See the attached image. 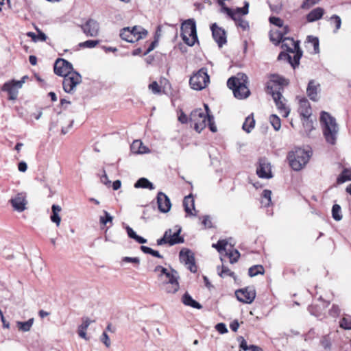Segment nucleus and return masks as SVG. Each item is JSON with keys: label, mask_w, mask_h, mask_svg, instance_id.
<instances>
[{"label": "nucleus", "mask_w": 351, "mask_h": 351, "mask_svg": "<svg viewBox=\"0 0 351 351\" xmlns=\"http://www.w3.org/2000/svg\"><path fill=\"white\" fill-rule=\"evenodd\" d=\"M267 93L272 96L275 104L278 109L279 110V111L281 113H284L282 116L284 117H287L290 112V110L289 108L286 106L285 104L282 100V99H283V96L282 94V88L278 87V89L276 88L274 89L273 86L267 85Z\"/></svg>", "instance_id": "0eeeda50"}, {"label": "nucleus", "mask_w": 351, "mask_h": 351, "mask_svg": "<svg viewBox=\"0 0 351 351\" xmlns=\"http://www.w3.org/2000/svg\"><path fill=\"white\" fill-rule=\"evenodd\" d=\"M319 119L322 125L323 134L326 142L330 145H335L339 131L336 119L330 114L325 111L321 112Z\"/></svg>", "instance_id": "f03ea898"}, {"label": "nucleus", "mask_w": 351, "mask_h": 351, "mask_svg": "<svg viewBox=\"0 0 351 351\" xmlns=\"http://www.w3.org/2000/svg\"><path fill=\"white\" fill-rule=\"evenodd\" d=\"M80 27L88 37H96L99 34V24L93 19H88L84 24L80 25Z\"/></svg>", "instance_id": "ddd939ff"}, {"label": "nucleus", "mask_w": 351, "mask_h": 351, "mask_svg": "<svg viewBox=\"0 0 351 351\" xmlns=\"http://www.w3.org/2000/svg\"><path fill=\"white\" fill-rule=\"evenodd\" d=\"M215 329L221 334H225L228 332L226 325L223 323H218L215 326Z\"/></svg>", "instance_id": "774afa93"}, {"label": "nucleus", "mask_w": 351, "mask_h": 351, "mask_svg": "<svg viewBox=\"0 0 351 351\" xmlns=\"http://www.w3.org/2000/svg\"><path fill=\"white\" fill-rule=\"evenodd\" d=\"M130 31L131 33H132L134 42L145 38L148 34V32L139 25H135L132 27H130Z\"/></svg>", "instance_id": "5701e85b"}, {"label": "nucleus", "mask_w": 351, "mask_h": 351, "mask_svg": "<svg viewBox=\"0 0 351 351\" xmlns=\"http://www.w3.org/2000/svg\"><path fill=\"white\" fill-rule=\"evenodd\" d=\"M10 202L14 210L22 212L25 210L27 201L26 194L24 193H18L14 197L10 200Z\"/></svg>", "instance_id": "f3484780"}, {"label": "nucleus", "mask_w": 351, "mask_h": 351, "mask_svg": "<svg viewBox=\"0 0 351 351\" xmlns=\"http://www.w3.org/2000/svg\"><path fill=\"white\" fill-rule=\"evenodd\" d=\"M324 14V10L322 8L317 7L312 10L306 16V21L308 23L316 21L323 16Z\"/></svg>", "instance_id": "b1692460"}, {"label": "nucleus", "mask_w": 351, "mask_h": 351, "mask_svg": "<svg viewBox=\"0 0 351 351\" xmlns=\"http://www.w3.org/2000/svg\"><path fill=\"white\" fill-rule=\"evenodd\" d=\"M209 82L210 77L208 75L207 69L205 67L201 68L189 80V84L191 88L196 90H201L205 88Z\"/></svg>", "instance_id": "39448f33"}, {"label": "nucleus", "mask_w": 351, "mask_h": 351, "mask_svg": "<svg viewBox=\"0 0 351 351\" xmlns=\"http://www.w3.org/2000/svg\"><path fill=\"white\" fill-rule=\"evenodd\" d=\"M241 80H243L240 84H239V87L236 90H234V96L237 99H245L248 97L250 95V91L247 86H246V83L247 81V76L245 74H242Z\"/></svg>", "instance_id": "dca6fc26"}, {"label": "nucleus", "mask_w": 351, "mask_h": 351, "mask_svg": "<svg viewBox=\"0 0 351 351\" xmlns=\"http://www.w3.org/2000/svg\"><path fill=\"white\" fill-rule=\"evenodd\" d=\"M52 213L50 216V219L52 222L55 223L57 226H59L61 218L59 215V213L61 211L62 208L60 206L56 204H53L51 206Z\"/></svg>", "instance_id": "7c9ffc66"}, {"label": "nucleus", "mask_w": 351, "mask_h": 351, "mask_svg": "<svg viewBox=\"0 0 351 351\" xmlns=\"http://www.w3.org/2000/svg\"><path fill=\"white\" fill-rule=\"evenodd\" d=\"M104 216H101L99 219V222L101 225H106L108 222H111L112 221V217L106 211L104 210Z\"/></svg>", "instance_id": "5fc2aeb1"}, {"label": "nucleus", "mask_w": 351, "mask_h": 351, "mask_svg": "<svg viewBox=\"0 0 351 351\" xmlns=\"http://www.w3.org/2000/svg\"><path fill=\"white\" fill-rule=\"evenodd\" d=\"M241 83V80L234 76L230 77L227 81L228 87L233 90V93L234 94V90L239 87V84Z\"/></svg>", "instance_id": "a19ab883"}, {"label": "nucleus", "mask_w": 351, "mask_h": 351, "mask_svg": "<svg viewBox=\"0 0 351 351\" xmlns=\"http://www.w3.org/2000/svg\"><path fill=\"white\" fill-rule=\"evenodd\" d=\"M320 343L324 349L330 350L332 343L328 335L323 336L320 341Z\"/></svg>", "instance_id": "8fccbe9b"}, {"label": "nucleus", "mask_w": 351, "mask_h": 351, "mask_svg": "<svg viewBox=\"0 0 351 351\" xmlns=\"http://www.w3.org/2000/svg\"><path fill=\"white\" fill-rule=\"evenodd\" d=\"M120 37L121 39L128 42V43H134V39L132 36V33H131L130 27H127L121 29Z\"/></svg>", "instance_id": "f704fd0d"}, {"label": "nucleus", "mask_w": 351, "mask_h": 351, "mask_svg": "<svg viewBox=\"0 0 351 351\" xmlns=\"http://www.w3.org/2000/svg\"><path fill=\"white\" fill-rule=\"evenodd\" d=\"M210 29L212 31L213 38L219 47H221L227 43L226 31L221 27H218L217 23H213L210 25Z\"/></svg>", "instance_id": "4468645a"}, {"label": "nucleus", "mask_w": 351, "mask_h": 351, "mask_svg": "<svg viewBox=\"0 0 351 351\" xmlns=\"http://www.w3.org/2000/svg\"><path fill=\"white\" fill-rule=\"evenodd\" d=\"M234 19H232L235 23L236 25L238 27H240L243 30H247L250 28L249 23L247 21L243 19L240 16H237L234 15Z\"/></svg>", "instance_id": "79ce46f5"}, {"label": "nucleus", "mask_w": 351, "mask_h": 351, "mask_svg": "<svg viewBox=\"0 0 351 351\" xmlns=\"http://www.w3.org/2000/svg\"><path fill=\"white\" fill-rule=\"evenodd\" d=\"M340 326L346 330H351V317H343L340 322Z\"/></svg>", "instance_id": "4d7b16f0"}, {"label": "nucleus", "mask_w": 351, "mask_h": 351, "mask_svg": "<svg viewBox=\"0 0 351 351\" xmlns=\"http://www.w3.org/2000/svg\"><path fill=\"white\" fill-rule=\"evenodd\" d=\"M181 36L184 42L190 47L198 43L196 23L193 19H187L182 23Z\"/></svg>", "instance_id": "20e7f679"}, {"label": "nucleus", "mask_w": 351, "mask_h": 351, "mask_svg": "<svg viewBox=\"0 0 351 351\" xmlns=\"http://www.w3.org/2000/svg\"><path fill=\"white\" fill-rule=\"evenodd\" d=\"M228 254L230 258V263L232 264L237 263L240 257V253L237 250H234V253L230 252Z\"/></svg>", "instance_id": "052dcab7"}, {"label": "nucleus", "mask_w": 351, "mask_h": 351, "mask_svg": "<svg viewBox=\"0 0 351 351\" xmlns=\"http://www.w3.org/2000/svg\"><path fill=\"white\" fill-rule=\"evenodd\" d=\"M341 206L339 204H334L332 208V216L335 221H340L342 219Z\"/></svg>", "instance_id": "37998d69"}, {"label": "nucleus", "mask_w": 351, "mask_h": 351, "mask_svg": "<svg viewBox=\"0 0 351 351\" xmlns=\"http://www.w3.org/2000/svg\"><path fill=\"white\" fill-rule=\"evenodd\" d=\"M95 320L92 321L88 317L83 318L82 324L78 327V335L80 337L88 339L86 337V330L90 324V323L94 322Z\"/></svg>", "instance_id": "c85d7f7f"}, {"label": "nucleus", "mask_w": 351, "mask_h": 351, "mask_svg": "<svg viewBox=\"0 0 351 351\" xmlns=\"http://www.w3.org/2000/svg\"><path fill=\"white\" fill-rule=\"evenodd\" d=\"M249 3L247 1H244V5L242 8H237L235 10V15L237 14H241L242 15H246L249 12Z\"/></svg>", "instance_id": "3c124183"}, {"label": "nucleus", "mask_w": 351, "mask_h": 351, "mask_svg": "<svg viewBox=\"0 0 351 351\" xmlns=\"http://www.w3.org/2000/svg\"><path fill=\"white\" fill-rule=\"evenodd\" d=\"M217 271L218 274L220 277L224 278L226 276H229L234 278V280L236 281L237 280V276L233 271H231L228 267L224 266L223 265H221V270L220 271V267L217 266Z\"/></svg>", "instance_id": "e433bc0d"}, {"label": "nucleus", "mask_w": 351, "mask_h": 351, "mask_svg": "<svg viewBox=\"0 0 351 351\" xmlns=\"http://www.w3.org/2000/svg\"><path fill=\"white\" fill-rule=\"evenodd\" d=\"M206 117L201 108L193 110L189 115V123L194 125V130L200 133L206 127Z\"/></svg>", "instance_id": "6e6552de"}, {"label": "nucleus", "mask_w": 351, "mask_h": 351, "mask_svg": "<svg viewBox=\"0 0 351 351\" xmlns=\"http://www.w3.org/2000/svg\"><path fill=\"white\" fill-rule=\"evenodd\" d=\"M158 208L162 213H168L171 207V203L169 197L163 192H158L156 197Z\"/></svg>", "instance_id": "2eb2a0df"}, {"label": "nucleus", "mask_w": 351, "mask_h": 351, "mask_svg": "<svg viewBox=\"0 0 351 351\" xmlns=\"http://www.w3.org/2000/svg\"><path fill=\"white\" fill-rule=\"evenodd\" d=\"M206 122H208V123H206V125H208L209 130L212 132H216L217 131V126L215 123L213 115L208 114L206 117Z\"/></svg>", "instance_id": "49530a36"}, {"label": "nucleus", "mask_w": 351, "mask_h": 351, "mask_svg": "<svg viewBox=\"0 0 351 351\" xmlns=\"http://www.w3.org/2000/svg\"><path fill=\"white\" fill-rule=\"evenodd\" d=\"M182 302L184 305L191 306L194 308L201 309L202 308V304L195 300L188 292H186L182 295Z\"/></svg>", "instance_id": "cd10ccee"}, {"label": "nucleus", "mask_w": 351, "mask_h": 351, "mask_svg": "<svg viewBox=\"0 0 351 351\" xmlns=\"http://www.w3.org/2000/svg\"><path fill=\"white\" fill-rule=\"evenodd\" d=\"M319 1V0H304L300 8L303 10H308Z\"/></svg>", "instance_id": "603ef678"}, {"label": "nucleus", "mask_w": 351, "mask_h": 351, "mask_svg": "<svg viewBox=\"0 0 351 351\" xmlns=\"http://www.w3.org/2000/svg\"><path fill=\"white\" fill-rule=\"evenodd\" d=\"M53 70L55 74L61 77L71 75L73 71H75L73 69L72 64L62 58H58L55 61Z\"/></svg>", "instance_id": "1a4fd4ad"}, {"label": "nucleus", "mask_w": 351, "mask_h": 351, "mask_svg": "<svg viewBox=\"0 0 351 351\" xmlns=\"http://www.w3.org/2000/svg\"><path fill=\"white\" fill-rule=\"evenodd\" d=\"M82 81V75L77 71H73V74L64 77L63 89L67 93H72L76 86L80 84Z\"/></svg>", "instance_id": "9d476101"}, {"label": "nucleus", "mask_w": 351, "mask_h": 351, "mask_svg": "<svg viewBox=\"0 0 351 351\" xmlns=\"http://www.w3.org/2000/svg\"><path fill=\"white\" fill-rule=\"evenodd\" d=\"M270 82L267 84V85L273 86L274 89L276 88L278 89V87L282 88V91L284 90V86H287L289 84V80L285 78L282 76L279 75L278 74H271L269 75Z\"/></svg>", "instance_id": "a211bd4d"}, {"label": "nucleus", "mask_w": 351, "mask_h": 351, "mask_svg": "<svg viewBox=\"0 0 351 351\" xmlns=\"http://www.w3.org/2000/svg\"><path fill=\"white\" fill-rule=\"evenodd\" d=\"M281 48L287 51V52L294 53L293 64L295 65L300 64V60L302 56L303 51L300 47V40H295L291 37H287L284 39V42H281Z\"/></svg>", "instance_id": "423d86ee"}, {"label": "nucleus", "mask_w": 351, "mask_h": 351, "mask_svg": "<svg viewBox=\"0 0 351 351\" xmlns=\"http://www.w3.org/2000/svg\"><path fill=\"white\" fill-rule=\"evenodd\" d=\"M237 340L240 343L239 348L241 350H243V351H247L249 350V346H247V341L242 336L238 337Z\"/></svg>", "instance_id": "0e129e2a"}, {"label": "nucleus", "mask_w": 351, "mask_h": 351, "mask_svg": "<svg viewBox=\"0 0 351 351\" xmlns=\"http://www.w3.org/2000/svg\"><path fill=\"white\" fill-rule=\"evenodd\" d=\"M180 259L186 265L193 263L195 261L194 254L189 249L184 248L179 253Z\"/></svg>", "instance_id": "bb28decb"}, {"label": "nucleus", "mask_w": 351, "mask_h": 351, "mask_svg": "<svg viewBox=\"0 0 351 351\" xmlns=\"http://www.w3.org/2000/svg\"><path fill=\"white\" fill-rule=\"evenodd\" d=\"M300 114L303 118H310L311 115V108L308 99L305 97L300 100Z\"/></svg>", "instance_id": "4be33fe9"}, {"label": "nucleus", "mask_w": 351, "mask_h": 351, "mask_svg": "<svg viewBox=\"0 0 351 351\" xmlns=\"http://www.w3.org/2000/svg\"><path fill=\"white\" fill-rule=\"evenodd\" d=\"M99 40H88L84 42L80 43L79 46L82 48H93L99 44Z\"/></svg>", "instance_id": "de8ad7c7"}, {"label": "nucleus", "mask_w": 351, "mask_h": 351, "mask_svg": "<svg viewBox=\"0 0 351 351\" xmlns=\"http://www.w3.org/2000/svg\"><path fill=\"white\" fill-rule=\"evenodd\" d=\"M330 23L334 24L335 26V29L333 30L334 33L337 32V31L340 29L341 25V19L340 16L337 14H333L330 19Z\"/></svg>", "instance_id": "a18cd8bd"}, {"label": "nucleus", "mask_w": 351, "mask_h": 351, "mask_svg": "<svg viewBox=\"0 0 351 351\" xmlns=\"http://www.w3.org/2000/svg\"><path fill=\"white\" fill-rule=\"evenodd\" d=\"M149 88L154 94H159L161 93V88L156 81L153 82L149 85Z\"/></svg>", "instance_id": "680f3d73"}, {"label": "nucleus", "mask_w": 351, "mask_h": 351, "mask_svg": "<svg viewBox=\"0 0 351 351\" xmlns=\"http://www.w3.org/2000/svg\"><path fill=\"white\" fill-rule=\"evenodd\" d=\"M101 341L104 343V345L107 348H109L110 346L111 342H110L109 336L108 335V334L106 333V331H104L102 333V335L101 336Z\"/></svg>", "instance_id": "69168bd1"}, {"label": "nucleus", "mask_w": 351, "mask_h": 351, "mask_svg": "<svg viewBox=\"0 0 351 351\" xmlns=\"http://www.w3.org/2000/svg\"><path fill=\"white\" fill-rule=\"evenodd\" d=\"M134 187L136 189H148L149 190H153L155 189L154 185L152 182H151L148 179L145 178H139L134 184Z\"/></svg>", "instance_id": "c756f323"}, {"label": "nucleus", "mask_w": 351, "mask_h": 351, "mask_svg": "<svg viewBox=\"0 0 351 351\" xmlns=\"http://www.w3.org/2000/svg\"><path fill=\"white\" fill-rule=\"evenodd\" d=\"M1 90L8 93V100H16L18 97L19 90L10 82H6L1 87Z\"/></svg>", "instance_id": "412c9836"}, {"label": "nucleus", "mask_w": 351, "mask_h": 351, "mask_svg": "<svg viewBox=\"0 0 351 351\" xmlns=\"http://www.w3.org/2000/svg\"><path fill=\"white\" fill-rule=\"evenodd\" d=\"M320 90V84L317 83L314 80L308 82L306 88V94L309 99L313 101H318L317 93Z\"/></svg>", "instance_id": "6ab92c4d"}, {"label": "nucleus", "mask_w": 351, "mask_h": 351, "mask_svg": "<svg viewBox=\"0 0 351 351\" xmlns=\"http://www.w3.org/2000/svg\"><path fill=\"white\" fill-rule=\"evenodd\" d=\"M183 206L188 215H196V214L192 213V209L195 210L194 199L192 194H189L184 198Z\"/></svg>", "instance_id": "a878e982"}, {"label": "nucleus", "mask_w": 351, "mask_h": 351, "mask_svg": "<svg viewBox=\"0 0 351 351\" xmlns=\"http://www.w3.org/2000/svg\"><path fill=\"white\" fill-rule=\"evenodd\" d=\"M341 310L338 305L333 304L332 308L329 310V315L333 317H337L339 315Z\"/></svg>", "instance_id": "e2e57ef3"}, {"label": "nucleus", "mask_w": 351, "mask_h": 351, "mask_svg": "<svg viewBox=\"0 0 351 351\" xmlns=\"http://www.w3.org/2000/svg\"><path fill=\"white\" fill-rule=\"evenodd\" d=\"M130 150L136 154H145L149 152V149L143 145L140 140H135L130 146Z\"/></svg>", "instance_id": "393cba45"}, {"label": "nucleus", "mask_w": 351, "mask_h": 351, "mask_svg": "<svg viewBox=\"0 0 351 351\" xmlns=\"http://www.w3.org/2000/svg\"><path fill=\"white\" fill-rule=\"evenodd\" d=\"M303 125L308 134L314 128L313 121L310 118H303Z\"/></svg>", "instance_id": "864d4df0"}, {"label": "nucleus", "mask_w": 351, "mask_h": 351, "mask_svg": "<svg viewBox=\"0 0 351 351\" xmlns=\"http://www.w3.org/2000/svg\"><path fill=\"white\" fill-rule=\"evenodd\" d=\"M269 121L274 129L278 131L281 128L280 119L276 114H271L269 117Z\"/></svg>", "instance_id": "c03bdc74"}, {"label": "nucleus", "mask_w": 351, "mask_h": 351, "mask_svg": "<svg viewBox=\"0 0 351 351\" xmlns=\"http://www.w3.org/2000/svg\"><path fill=\"white\" fill-rule=\"evenodd\" d=\"M278 60H287L291 64V66L293 67V69H294L299 66V65H295L293 64V58H292V57L289 54V52H287V51H281L278 56Z\"/></svg>", "instance_id": "ea45409f"}, {"label": "nucleus", "mask_w": 351, "mask_h": 351, "mask_svg": "<svg viewBox=\"0 0 351 351\" xmlns=\"http://www.w3.org/2000/svg\"><path fill=\"white\" fill-rule=\"evenodd\" d=\"M265 269L261 265H256L249 268L248 274L250 277H254L258 274H264Z\"/></svg>", "instance_id": "58836bf2"}, {"label": "nucleus", "mask_w": 351, "mask_h": 351, "mask_svg": "<svg viewBox=\"0 0 351 351\" xmlns=\"http://www.w3.org/2000/svg\"><path fill=\"white\" fill-rule=\"evenodd\" d=\"M228 244L227 241L226 240H219L217 243L213 244V247L217 249L219 252H221L222 251L226 250V247Z\"/></svg>", "instance_id": "09e8293b"}, {"label": "nucleus", "mask_w": 351, "mask_h": 351, "mask_svg": "<svg viewBox=\"0 0 351 351\" xmlns=\"http://www.w3.org/2000/svg\"><path fill=\"white\" fill-rule=\"evenodd\" d=\"M346 181H351V169H343L337 178V183L338 184H343Z\"/></svg>", "instance_id": "2f4dec72"}, {"label": "nucleus", "mask_w": 351, "mask_h": 351, "mask_svg": "<svg viewBox=\"0 0 351 351\" xmlns=\"http://www.w3.org/2000/svg\"><path fill=\"white\" fill-rule=\"evenodd\" d=\"M181 231L182 229L180 227H178V230L173 234H171L172 231L171 229L166 230V232L168 234V239H169V245L172 246L184 242V238L180 236Z\"/></svg>", "instance_id": "aec40b11"}, {"label": "nucleus", "mask_w": 351, "mask_h": 351, "mask_svg": "<svg viewBox=\"0 0 351 351\" xmlns=\"http://www.w3.org/2000/svg\"><path fill=\"white\" fill-rule=\"evenodd\" d=\"M154 272H159L158 276L160 280H162L164 289L167 293H176L180 289L178 280L180 276L178 272L171 267L169 271L161 265H157L154 270Z\"/></svg>", "instance_id": "f257e3e1"}, {"label": "nucleus", "mask_w": 351, "mask_h": 351, "mask_svg": "<svg viewBox=\"0 0 351 351\" xmlns=\"http://www.w3.org/2000/svg\"><path fill=\"white\" fill-rule=\"evenodd\" d=\"M256 174L261 178L269 179L273 177L271 164L266 158H259Z\"/></svg>", "instance_id": "f8f14e48"}, {"label": "nucleus", "mask_w": 351, "mask_h": 351, "mask_svg": "<svg viewBox=\"0 0 351 351\" xmlns=\"http://www.w3.org/2000/svg\"><path fill=\"white\" fill-rule=\"evenodd\" d=\"M285 38L282 37V34L279 30L269 32V39L275 45H278L281 42H284Z\"/></svg>", "instance_id": "72a5a7b5"}, {"label": "nucleus", "mask_w": 351, "mask_h": 351, "mask_svg": "<svg viewBox=\"0 0 351 351\" xmlns=\"http://www.w3.org/2000/svg\"><path fill=\"white\" fill-rule=\"evenodd\" d=\"M160 27L158 26L157 27V30H156V34L154 36V40L149 44V46L148 47L149 48V50L153 51L158 45L159 36H160V35L158 34V32H160Z\"/></svg>", "instance_id": "6e6d98bb"}, {"label": "nucleus", "mask_w": 351, "mask_h": 351, "mask_svg": "<svg viewBox=\"0 0 351 351\" xmlns=\"http://www.w3.org/2000/svg\"><path fill=\"white\" fill-rule=\"evenodd\" d=\"M255 120L254 119L253 113L245 118V120L243 124L242 128L247 133H250L251 130L254 128Z\"/></svg>", "instance_id": "473e14b6"}, {"label": "nucleus", "mask_w": 351, "mask_h": 351, "mask_svg": "<svg viewBox=\"0 0 351 351\" xmlns=\"http://www.w3.org/2000/svg\"><path fill=\"white\" fill-rule=\"evenodd\" d=\"M165 244L169 245V239H168V234L166 232V231L165 232L163 237L157 240L158 245H162Z\"/></svg>", "instance_id": "338daca9"}, {"label": "nucleus", "mask_w": 351, "mask_h": 351, "mask_svg": "<svg viewBox=\"0 0 351 351\" xmlns=\"http://www.w3.org/2000/svg\"><path fill=\"white\" fill-rule=\"evenodd\" d=\"M309 158L308 152L301 148L289 152L287 157L290 167L296 171L301 170L307 164Z\"/></svg>", "instance_id": "7ed1b4c3"}, {"label": "nucleus", "mask_w": 351, "mask_h": 351, "mask_svg": "<svg viewBox=\"0 0 351 351\" xmlns=\"http://www.w3.org/2000/svg\"><path fill=\"white\" fill-rule=\"evenodd\" d=\"M269 21L271 24L274 25L278 27H282L283 26V21L279 17L270 16Z\"/></svg>", "instance_id": "bf43d9fd"}, {"label": "nucleus", "mask_w": 351, "mask_h": 351, "mask_svg": "<svg viewBox=\"0 0 351 351\" xmlns=\"http://www.w3.org/2000/svg\"><path fill=\"white\" fill-rule=\"evenodd\" d=\"M306 43L307 44H311L313 45L315 53H319V41L317 37L311 35L308 36L306 38Z\"/></svg>", "instance_id": "4c0bfd02"}, {"label": "nucleus", "mask_w": 351, "mask_h": 351, "mask_svg": "<svg viewBox=\"0 0 351 351\" xmlns=\"http://www.w3.org/2000/svg\"><path fill=\"white\" fill-rule=\"evenodd\" d=\"M34 324V318H30L26 322H17L16 326L18 329L22 332H28L30 330Z\"/></svg>", "instance_id": "c9c22d12"}, {"label": "nucleus", "mask_w": 351, "mask_h": 351, "mask_svg": "<svg viewBox=\"0 0 351 351\" xmlns=\"http://www.w3.org/2000/svg\"><path fill=\"white\" fill-rule=\"evenodd\" d=\"M220 12L226 14L231 19H235V12L234 11V10L227 6H223L220 8Z\"/></svg>", "instance_id": "13d9d810"}, {"label": "nucleus", "mask_w": 351, "mask_h": 351, "mask_svg": "<svg viewBox=\"0 0 351 351\" xmlns=\"http://www.w3.org/2000/svg\"><path fill=\"white\" fill-rule=\"evenodd\" d=\"M237 300L245 304H251L256 298V290L253 287H247L235 291Z\"/></svg>", "instance_id": "9b49d317"}]
</instances>
